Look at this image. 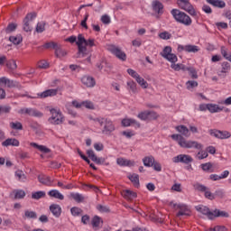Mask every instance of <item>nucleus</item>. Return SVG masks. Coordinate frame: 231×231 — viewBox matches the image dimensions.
<instances>
[{
  "instance_id": "1",
  "label": "nucleus",
  "mask_w": 231,
  "mask_h": 231,
  "mask_svg": "<svg viewBox=\"0 0 231 231\" xmlns=\"http://www.w3.org/2000/svg\"><path fill=\"white\" fill-rule=\"evenodd\" d=\"M180 134H171V138L178 143L182 149H203V144L197 141L187 140L190 137V130L183 125L175 127Z\"/></svg>"
},
{
  "instance_id": "2",
  "label": "nucleus",
  "mask_w": 231,
  "mask_h": 231,
  "mask_svg": "<svg viewBox=\"0 0 231 231\" xmlns=\"http://www.w3.org/2000/svg\"><path fill=\"white\" fill-rule=\"evenodd\" d=\"M89 120H93V122H97L100 127H103L102 134H111L113 131H115V125L113 121L105 117H96L93 118L92 116L89 117Z\"/></svg>"
},
{
  "instance_id": "3",
  "label": "nucleus",
  "mask_w": 231,
  "mask_h": 231,
  "mask_svg": "<svg viewBox=\"0 0 231 231\" xmlns=\"http://www.w3.org/2000/svg\"><path fill=\"white\" fill-rule=\"evenodd\" d=\"M171 14L177 23L183 24L184 26H190L192 24V18L189 16L185 12L180 11V9H172Z\"/></svg>"
},
{
  "instance_id": "4",
  "label": "nucleus",
  "mask_w": 231,
  "mask_h": 231,
  "mask_svg": "<svg viewBox=\"0 0 231 231\" xmlns=\"http://www.w3.org/2000/svg\"><path fill=\"white\" fill-rule=\"evenodd\" d=\"M177 5L180 10L189 13L192 17H198V13H196V9H194V6L190 4L189 0H178Z\"/></svg>"
},
{
  "instance_id": "5",
  "label": "nucleus",
  "mask_w": 231,
  "mask_h": 231,
  "mask_svg": "<svg viewBox=\"0 0 231 231\" xmlns=\"http://www.w3.org/2000/svg\"><path fill=\"white\" fill-rule=\"evenodd\" d=\"M86 38H84V35L79 34L78 35V41L76 42V44L78 46V57H86L88 55V47H86ZM85 44V45H84Z\"/></svg>"
},
{
  "instance_id": "6",
  "label": "nucleus",
  "mask_w": 231,
  "mask_h": 231,
  "mask_svg": "<svg viewBox=\"0 0 231 231\" xmlns=\"http://www.w3.org/2000/svg\"><path fill=\"white\" fill-rule=\"evenodd\" d=\"M51 116L49 118V122L53 125H60L64 122V116L60 110L52 108L50 110Z\"/></svg>"
},
{
  "instance_id": "7",
  "label": "nucleus",
  "mask_w": 231,
  "mask_h": 231,
  "mask_svg": "<svg viewBox=\"0 0 231 231\" xmlns=\"http://www.w3.org/2000/svg\"><path fill=\"white\" fill-rule=\"evenodd\" d=\"M37 17L36 13H29L26 14V16L23 19V32H32L33 30V25H32V23H33V19Z\"/></svg>"
},
{
  "instance_id": "8",
  "label": "nucleus",
  "mask_w": 231,
  "mask_h": 231,
  "mask_svg": "<svg viewBox=\"0 0 231 231\" xmlns=\"http://www.w3.org/2000/svg\"><path fill=\"white\" fill-rule=\"evenodd\" d=\"M161 57L169 60V62H178V56L172 53V47L166 46L164 47L162 52L160 53Z\"/></svg>"
},
{
  "instance_id": "9",
  "label": "nucleus",
  "mask_w": 231,
  "mask_h": 231,
  "mask_svg": "<svg viewBox=\"0 0 231 231\" xmlns=\"http://www.w3.org/2000/svg\"><path fill=\"white\" fill-rule=\"evenodd\" d=\"M175 210H179L177 213V217H180L181 216H190V209L187 207L185 204H174L171 202L170 204Z\"/></svg>"
},
{
  "instance_id": "10",
  "label": "nucleus",
  "mask_w": 231,
  "mask_h": 231,
  "mask_svg": "<svg viewBox=\"0 0 231 231\" xmlns=\"http://www.w3.org/2000/svg\"><path fill=\"white\" fill-rule=\"evenodd\" d=\"M210 136H214L215 138H218V140H227L230 138L231 134L228 131H220L217 129H210L209 130Z\"/></svg>"
},
{
  "instance_id": "11",
  "label": "nucleus",
  "mask_w": 231,
  "mask_h": 231,
  "mask_svg": "<svg viewBox=\"0 0 231 231\" xmlns=\"http://www.w3.org/2000/svg\"><path fill=\"white\" fill-rule=\"evenodd\" d=\"M108 50L110 52L113 53V55H115L117 59H119V60H123V61L127 60V55L120 48L115 45H110Z\"/></svg>"
},
{
  "instance_id": "12",
  "label": "nucleus",
  "mask_w": 231,
  "mask_h": 231,
  "mask_svg": "<svg viewBox=\"0 0 231 231\" xmlns=\"http://www.w3.org/2000/svg\"><path fill=\"white\" fill-rule=\"evenodd\" d=\"M19 115H28L29 116H35L36 118H42V112L35 108H21L18 111Z\"/></svg>"
},
{
  "instance_id": "13",
  "label": "nucleus",
  "mask_w": 231,
  "mask_h": 231,
  "mask_svg": "<svg viewBox=\"0 0 231 231\" xmlns=\"http://www.w3.org/2000/svg\"><path fill=\"white\" fill-rule=\"evenodd\" d=\"M173 163H185L186 165L189 163H192L194 159L190 155L187 154H179L172 158Z\"/></svg>"
},
{
  "instance_id": "14",
  "label": "nucleus",
  "mask_w": 231,
  "mask_h": 231,
  "mask_svg": "<svg viewBox=\"0 0 231 231\" xmlns=\"http://www.w3.org/2000/svg\"><path fill=\"white\" fill-rule=\"evenodd\" d=\"M197 212H199L203 216H207V217L210 220L214 219V212L210 211V208L204 205H199L195 207Z\"/></svg>"
},
{
  "instance_id": "15",
  "label": "nucleus",
  "mask_w": 231,
  "mask_h": 231,
  "mask_svg": "<svg viewBox=\"0 0 231 231\" xmlns=\"http://www.w3.org/2000/svg\"><path fill=\"white\" fill-rule=\"evenodd\" d=\"M87 154L88 156V158H90V160L92 162H94L95 163H97V165H102L104 163H106V158L104 157H97V154H95V152L93 150H88L87 151Z\"/></svg>"
},
{
  "instance_id": "16",
  "label": "nucleus",
  "mask_w": 231,
  "mask_h": 231,
  "mask_svg": "<svg viewBox=\"0 0 231 231\" xmlns=\"http://www.w3.org/2000/svg\"><path fill=\"white\" fill-rule=\"evenodd\" d=\"M81 82L86 88H95V86H97V81L91 76H83Z\"/></svg>"
},
{
  "instance_id": "17",
  "label": "nucleus",
  "mask_w": 231,
  "mask_h": 231,
  "mask_svg": "<svg viewBox=\"0 0 231 231\" xmlns=\"http://www.w3.org/2000/svg\"><path fill=\"white\" fill-rule=\"evenodd\" d=\"M230 69H231L230 63L228 61H224L222 63L221 69L217 71L218 77L225 79V77H226V73H228V71H230Z\"/></svg>"
},
{
  "instance_id": "18",
  "label": "nucleus",
  "mask_w": 231,
  "mask_h": 231,
  "mask_svg": "<svg viewBox=\"0 0 231 231\" xmlns=\"http://www.w3.org/2000/svg\"><path fill=\"white\" fill-rule=\"evenodd\" d=\"M50 211L54 217H60V215L62 214V208H60V205L59 204H51L50 206Z\"/></svg>"
},
{
  "instance_id": "19",
  "label": "nucleus",
  "mask_w": 231,
  "mask_h": 231,
  "mask_svg": "<svg viewBox=\"0 0 231 231\" xmlns=\"http://www.w3.org/2000/svg\"><path fill=\"white\" fill-rule=\"evenodd\" d=\"M152 6L155 14H158L159 15H162V14H163V4H162L160 1H153Z\"/></svg>"
},
{
  "instance_id": "20",
  "label": "nucleus",
  "mask_w": 231,
  "mask_h": 231,
  "mask_svg": "<svg viewBox=\"0 0 231 231\" xmlns=\"http://www.w3.org/2000/svg\"><path fill=\"white\" fill-rule=\"evenodd\" d=\"M97 68L99 69V71L104 69L106 73H109L111 69H113V65L107 61L103 60L101 63H97Z\"/></svg>"
},
{
  "instance_id": "21",
  "label": "nucleus",
  "mask_w": 231,
  "mask_h": 231,
  "mask_svg": "<svg viewBox=\"0 0 231 231\" xmlns=\"http://www.w3.org/2000/svg\"><path fill=\"white\" fill-rule=\"evenodd\" d=\"M38 180L40 183L42 185H46L47 187H51V183H53V180H51V178L50 176L46 175H39L38 176Z\"/></svg>"
},
{
  "instance_id": "22",
  "label": "nucleus",
  "mask_w": 231,
  "mask_h": 231,
  "mask_svg": "<svg viewBox=\"0 0 231 231\" xmlns=\"http://www.w3.org/2000/svg\"><path fill=\"white\" fill-rule=\"evenodd\" d=\"M59 92L58 89H47L45 91H43L41 94H38V97L40 98H48V97H55V95H57V93Z\"/></svg>"
},
{
  "instance_id": "23",
  "label": "nucleus",
  "mask_w": 231,
  "mask_h": 231,
  "mask_svg": "<svg viewBox=\"0 0 231 231\" xmlns=\"http://www.w3.org/2000/svg\"><path fill=\"white\" fill-rule=\"evenodd\" d=\"M3 147H9L12 145L13 147H19V140L15 138H8L2 143Z\"/></svg>"
},
{
  "instance_id": "24",
  "label": "nucleus",
  "mask_w": 231,
  "mask_h": 231,
  "mask_svg": "<svg viewBox=\"0 0 231 231\" xmlns=\"http://www.w3.org/2000/svg\"><path fill=\"white\" fill-rule=\"evenodd\" d=\"M4 85L7 88H21V84L18 81L9 79L6 77H4Z\"/></svg>"
},
{
  "instance_id": "25",
  "label": "nucleus",
  "mask_w": 231,
  "mask_h": 231,
  "mask_svg": "<svg viewBox=\"0 0 231 231\" xmlns=\"http://www.w3.org/2000/svg\"><path fill=\"white\" fill-rule=\"evenodd\" d=\"M122 194L124 199H128L129 201H133V199H136L137 197L136 192L130 189L124 190Z\"/></svg>"
},
{
  "instance_id": "26",
  "label": "nucleus",
  "mask_w": 231,
  "mask_h": 231,
  "mask_svg": "<svg viewBox=\"0 0 231 231\" xmlns=\"http://www.w3.org/2000/svg\"><path fill=\"white\" fill-rule=\"evenodd\" d=\"M135 125V127L140 128L141 125L138 121H136L135 119H123L122 120V125L124 127H129V125Z\"/></svg>"
},
{
  "instance_id": "27",
  "label": "nucleus",
  "mask_w": 231,
  "mask_h": 231,
  "mask_svg": "<svg viewBox=\"0 0 231 231\" xmlns=\"http://www.w3.org/2000/svg\"><path fill=\"white\" fill-rule=\"evenodd\" d=\"M48 196L50 198H54L55 199H60V201H62L64 199V195L60 193L58 189H51L48 192Z\"/></svg>"
},
{
  "instance_id": "28",
  "label": "nucleus",
  "mask_w": 231,
  "mask_h": 231,
  "mask_svg": "<svg viewBox=\"0 0 231 231\" xmlns=\"http://www.w3.org/2000/svg\"><path fill=\"white\" fill-rule=\"evenodd\" d=\"M116 163L117 165H120L121 167H133V165H134V162H131L127 159H124V158H118L116 160Z\"/></svg>"
},
{
  "instance_id": "29",
  "label": "nucleus",
  "mask_w": 231,
  "mask_h": 231,
  "mask_svg": "<svg viewBox=\"0 0 231 231\" xmlns=\"http://www.w3.org/2000/svg\"><path fill=\"white\" fill-rule=\"evenodd\" d=\"M31 147H35L38 149V151H41V152H44V154H48L49 152H51V150L44 145H39L36 143H31Z\"/></svg>"
},
{
  "instance_id": "30",
  "label": "nucleus",
  "mask_w": 231,
  "mask_h": 231,
  "mask_svg": "<svg viewBox=\"0 0 231 231\" xmlns=\"http://www.w3.org/2000/svg\"><path fill=\"white\" fill-rule=\"evenodd\" d=\"M154 162L156 161L154 160V156L152 155L146 156L143 159V163L144 167H152V165L154 164Z\"/></svg>"
},
{
  "instance_id": "31",
  "label": "nucleus",
  "mask_w": 231,
  "mask_h": 231,
  "mask_svg": "<svg viewBox=\"0 0 231 231\" xmlns=\"http://www.w3.org/2000/svg\"><path fill=\"white\" fill-rule=\"evenodd\" d=\"M216 217H230V215L226 211H221L219 209H215L213 211V219Z\"/></svg>"
},
{
  "instance_id": "32",
  "label": "nucleus",
  "mask_w": 231,
  "mask_h": 231,
  "mask_svg": "<svg viewBox=\"0 0 231 231\" xmlns=\"http://www.w3.org/2000/svg\"><path fill=\"white\" fill-rule=\"evenodd\" d=\"M15 30H17V23H9L7 25V27L5 29H4L1 33H7V34H10V33H13V32H15Z\"/></svg>"
},
{
  "instance_id": "33",
  "label": "nucleus",
  "mask_w": 231,
  "mask_h": 231,
  "mask_svg": "<svg viewBox=\"0 0 231 231\" xmlns=\"http://www.w3.org/2000/svg\"><path fill=\"white\" fill-rule=\"evenodd\" d=\"M55 55L58 59H62V57L68 55V51H64L60 45H58L55 50Z\"/></svg>"
},
{
  "instance_id": "34",
  "label": "nucleus",
  "mask_w": 231,
  "mask_h": 231,
  "mask_svg": "<svg viewBox=\"0 0 231 231\" xmlns=\"http://www.w3.org/2000/svg\"><path fill=\"white\" fill-rule=\"evenodd\" d=\"M13 194L14 196V199H24L26 197V192L23 189H14Z\"/></svg>"
},
{
  "instance_id": "35",
  "label": "nucleus",
  "mask_w": 231,
  "mask_h": 231,
  "mask_svg": "<svg viewBox=\"0 0 231 231\" xmlns=\"http://www.w3.org/2000/svg\"><path fill=\"white\" fill-rule=\"evenodd\" d=\"M128 179L134 183V187H140V176L136 173L128 176Z\"/></svg>"
},
{
  "instance_id": "36",
  "label": "nucleus",
  "mask_w": 231,
  "mask_h": 231,
  "mask_svg": "<svg viewBox=\"0 0 231 231\" xmlns=\"http://www.w3.org/2000/svg\"><path fill=\"white\" fill-rule=\"evenodd\" d=\"M70 198L76 200L77 203H84V199H86L84 195L79 193H70Z\"/></svg>"
},
{
  "instance_id": "37",
  "label": "nucleus",
  "mask_w": 231,
  "mask_h": 231,
  "mask_svg": "<svg viewBox=\"0 0 231 231\" xmlns=\"http://www.w3.org/2000/svg\"><path fill=\"white\" fill-rule=\"evenodd\" d=\"M100 223H104V221H102V218L98 216H95L92 218V226L93 228H95V230H98V227L100 226Z\"/></svg>"
},
{
  "instance_id": "38",
  "label": "nucleus",
  "mask_w": 231,
  "mask_h": 231,
  "mask_svg": "<svg viewBox=\"0 0 231 231\" xmlns=\"http://www.w3.org/2000/svg\"><path fill=\"white\" fill-rule=\"evenodd\" d=\"M185 71H188L190 79H198V71L194 69V67H185Z\"/></svg>"
},
{
  "instance_id": "39",
  "label": "nucleus",
  "mask_w": 231,
  "mask_h": 231,
  "mask_svg": "<svg viewBox=\"0 0 231 231\" xmlns=\"http://www.w3.org/2000/svg\"><path fill=\"white\" fill-rule=\"evenodd\" d=\"M42 198H46V191H35L32 193V199H42Z\"/></svg>"
},
{
  "instance_id": "40",
  "label": "nucleus",
  "mask_w": 231,
  "mask_h": 231,
  "mask_svg": "<svg viewBox=\"0 0 231 231\" xmlns=\"http://www.w3.org/2000/svg\"><path fill=\"white\" fill-rule=\"evenodd\" d=\"M208 111L209 113H219V111H223V108L219 107L218 105L208 104Z\"/></svg>"
},
{
  "instance_id": "41",
  "label": "nucleus",
  "mask_w": 231,
  "mask_h": 231,
  "mask_svg": "<svg viewBox=\"0 0 231 231\" xmlns=\"http://www.w3.org/2000/svg\"><path fill=\"white\" fill-rule=\"evenodd\" d=\"M197 151H199L196 154L197 160H205V158H208V152L207 151H203V146L202 149H197Z\"/></svg>"
},
{
  "instance_id": "42",
  "label": "nucleus",
  "mask_w": 231,
  "mask_h": 231,
  "mask_svg": "<svg viewBox=\"0 0 231 231\" xmlns=\"http://www.w3.org/2000/svg\"><path fill=\"white\" fill-rule=\"evenodd\" d=\"M9 41L10 42H13V44L19 45L23 42V36L21 34H18L16 36H10Z\"/></svg>"
},
{
  "instance_id": "43",
  "label": "nucleus",
  "mask_w": 231,
  "mask_h": 231,
  "mask_svg": "<svg viewBox=\"0 0 231 231\" xmlns=\"http://www.w3.org/2000/svg\"><path fill=\"white\" fill-rule=\"evenodd\" d=\"M200 167L204 172H214V169H212L214 165H212V162L202 163Z\"/></svg>"
},
{
  "instance_id": "44",
  "label": "nucleus",
  "mask_w": 231,
  "mask_h": 231,
  "mask_svg": "<svg viewBox=\"0 0 231 231\" xmlns=\"http://www.w3.org/2000/svg\"><path fill=\"white\" fill-rule=\"evenodd\" d=\"M185 51L188 53H198V51H199V47L197 45H185Z\"/></svg>"
},
{
  "instance_id": "45",
  "label": "nucleus",
  "mask_w": 231,
  "mask_h": 231,
  "mask_svg": "<svg viewBox=\"0 0 231 231\" xmlns=\"http://www.w3.org/2000/svg\"><path fill=\"white\" fill-rule=\"evenodd\" d=\"M186 67L187 66L183 64H180V63L176 64V62H171V69H174V71H180V70L185 71Z\"/></svg>"
},
{
  "instance_id": "46",
  "label": "nucleus",
  "mask_w": 231,
  "mask_h": 231,
  "mask_svg": "<svg viewBox=\"0 0 231 231\" xmlns=\"http://www.w3.org/2000/svg\"><path fill=\"white\" fill-rule=\"evenodd\" d=\"M127 89L129 91H132V93H134V94L138 93V88H136V82L128 81L127 82Z\"/></svg>"
},
{
  "instance_id": "47",
  "label": "nucleus",
  "mask_w": 231,
  "mask_h": 231,
  "mask_svg": "<svg viewBox=\"0 0 231 231\" xmlns=\"http://www.w3.org/2000/svg\"><path fill=\"white\" fill-rule=\"evenodd\" d=\"M135 80H136L137 84H139V86H141V88H143V89H147V88H149V83H147V81H145V79H143V78L139 76Z\"/></svg>"
},
{
  "instance_id": "48",
  "label": "nucleus",
  "mask_w": 231,
  "mask_h": 231,
  "mask_svg": "<svg viewBox=\"0 0 231 231\" xmlns=\"http://www.w3.org/2000/svg\"><path fill=\"white\" fill-rule=\"evenodd\" d=\"M221 55L225 57L226 60H229V62H231V52L228 51V49L222 46Z\"/></svg>"
},
{
  "instance_id": "49",
  "label": "nucleus",
  "mask_w": 231,
  "mask_h": 231,
  "mask_svg": "<svg viewBox=\"0 0 231 231\" xmlns=\"http://www.w3.org/2000/svg\"><path fill=\"white\" fill-rule=\"evenodd\" d=\"M15 176L18 179V181H26V174L22 170H18L15 171Z\"/></svg>"
},
{
  "instance_id": "50",
  "label": "nucleus",
  "mask_w": 231,
  "mask_h": 231,
  "mask_svg": "<svg viewBox=\"0 0 231 231\" xmlns=\"http://www.w3.org/2000/svg\"><path fill=\"white\" fill-rule=\"evenodd\" d=\"M10 127L14 131H23V124L21 122H11Z\"/></svg>"
},
{
  "instance_id": "51",
  "label": "nucleus",
  "mask_w": 231,
  "mask_h": 231,
  "mask_svg": "<svg viewBox=\"0 0 231 231\" xmlns=\"http://www.w3.org/2000/svg\"><path fill=\"white\" fill-rule=\"evenodd\" d=\"M59 47V43L55 42H46L44 45H42V48H45V50H56V48Z\"/></svg>"
},
{
  "instance_id": "52",
  "label": "nucleus",
  "mask_w": 231,
  "mask_h": 231,
  "mask_svg": "<svg viewBox=\"0 0 231 231\" xmlns=\"http://www.w3.org/2000/svg\"><path fill=\"white\" fill-rule=\"evenodd\" d=\"M160 118V115L156 113L155 111H149L148 110V122H151L152 120H158Z\"/></svg>"
},
{
  "instance_id": "53",
  "label": "nucleus",
  "mask_w": 231,
  "mask_h": 231,
  "mask_svg": "<svg viewBox=\"0 0 231 231\" xmlns=\"http://www.w3.org/2000/svg\"><path fill=\"white\" fill-rule=\"evenodd\" d=\"M195 190H198L199 192H207L208 190V188L206 187L203 184L196 183L193 185Z\"/></svg>"
},
{
  "instance_id": "54",
  "label": "nucleus",
  "mask_w": 231,
  "mask_h": 231,
  "mask_svg": "<svg viewBox=\"0 0 231 231\" xmlns=\"http://www.w3.org/2000/svg\"><path fill=\"white\" fill-rule=\"evenodd\" d=\"M24 216L27 219H37V213L35 211L25 210Z\"/></svg>"
},
{
  "instance_id": "55",
  "label": "nucleus",
  "mask_w": 231,
  "mask_h": 231,
  "mask_svg": "<svg viewBox=\"0 0 231 231\" xmlns=\"http://www.w3.org/2000/svg\"><path fill=\"white\" fill-rule=\"evenodd\" d=\"M137 117L140 118V120L147 122L148 118H149V110H146V111H143V112H140L138 114Z\"/></svg>"
},
{
  "instance_id": "56",
  "label": "nucleus",
  "mask_w": 231,
  "mask_h": 231,
  "mask_svg": "<svg viewBox=\"0 0 231 231\" xmlns=\"http://www.w3.org/2000/svg\"><path fill=\"white\" fill-rule=\"evenodd\" d=\"M97 209L98 210V212L106 213V214L111 212V209H109V207L103 206L102 204H98L97 206Z\"/></svg>"
},
{
  "instance_id": "57",
  "label": "nucleus",
  "mask_w": 231,
  "mask_h": 231,
  "mask_svg": "<svg viewBox=\"0 0 231 231\" xmlns=\"http://www.w3.org/2000/svg\"><path fill=\"white\" fill-rule=\"evenodd\" d=\"M12 111V106H0V115H8Z\"/></svg>"
},
{
  "instance_id": "58",
  "label": "nucleus",
  "mask_w": 231,
  "mask_h": 231,
  "mask_svg": "<svg viewBox=\"0 0 231 231\" xmlns=\"http://www.w3.org/2000/svg\"><path fill=\"white\" fill-rule=\"evenodd\" d=\"M187 89L190 91V89H194V88H198V81L189 80L186 82Z\"/></svg>"
},
{
  "instance_id": "59",
  "label": "nucleus",
  "mask_w": 231,
  "mask_h": 231,
  "mask_svg": "<svg viewBox=\"0 0 231 231\" xmlns=\"http://www.w3.org/2000/svg\"><path fill=\"white\" fill-rule=\"evenodd\" d=\"M6 68H8V69H17V63L15 62V60H10L6 62Z\"/></svg>"
},
{
  "instance_id": "60",
  "label": "nucleus",
  "mask_w": 231,
  "mask_h": 231,
  "mask_svg": "<svg viewBox=\"0 0 231 231\" xmlns=\"http://www.w3.org/2000/svg\"><path fill=\"white\" fill-rule=\"evenodd\" d=\"M44 26H46V23H44V22L38 23L36 25L37 33H42V32H44L46 30L44 28Z\"/></svg>"
},
{
  "instance_id": "61",
  "label": "nucleus",
  "mask_w": 231,
  "mask_h": 231,
  "mask_svg": "<svg viewBox=\"0 0 231 231\" xmlns=\"http://www.w3.org/2000/svg\"><path fill=\"white\" fill-rule=\"evenodd\" d=\"M160 39H162L163 41H169L171 37H172V34H171L169 32L165 31L159 34Z\"/></svg>"
},
{
  "instance_id": "62",
  "label": "nucleus",
  "mask_w": 231,
  "mask_h": 231,
  "mask_svg": "<svg viewBox=\"0 0 231 231\" xmlns=\"http://www.w3.org/2000/svg\"><path fill=\"white\" fill-rule=\"evenodd\" d=\"M70 212L74 217L80 216V214H82V208L73 207L70 208Z\"/></svg>"
},
{
  "instance_id": "63",
  "label": "nucleus",
  "mask_w": 231,
  "mask_h": 231,
  "mask_svg": "<svg viewBox=\"0 0 231 231\" xmlns=\"http://www.w3.org/2000/svg\"><path fill=\"white\" fill-rule=\"evenodd\" d=\"M213 6H215L216 8H225V6H226V4L225 3V1L216 0Z\"/></svg>"
},
{
  "instance_id": "64",
  "label": "nucleus",
  "mask_w": 231,
  "mask_h": 231,
  "mask_svg": "<svg viewBox=\"0 0 231 231\" xmlns=\"http://www.w3.org/2000/svg\"><path fill=\"white\" fill-rule=\"evenodd\" d=\"M101 23H103V24H109L111 23V17H109L107 14L102 15Z\"/></svg>"
}]
</instances>
